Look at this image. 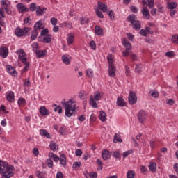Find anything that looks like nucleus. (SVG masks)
Segmentation results:
<instances>
[{
  "instance_id": "obj_31",
  "label": "nucleus",
  "mask_w": 178,
  "mask_h": 178,
  "mask_svg": "<svg viewBox=\"0 0 178 178\" xmlns=\"http://www.w3.org/2000/svg\"><path fill=\"white\" fill-rule=\"evenodd\" d=\"M60 165H62V166H66V155L65 154H60Z\"/></svg>"
},
{
  "instance_id": "obj_53",
  "label": "nucleus",
  "mask_w": 178,
  "mask_h": 178,
  "mask_svg": "<svg viewBox=\"0 0 178 178\" xmlns=\"http://www.w3.org/2000/svg\"><path fill=\"white\" fill-rule=\"evenodd\" d=\"M62 106H57L56 107L54 108V112H58L59 113V115H60V113H62Z\"/></svg>"
},
{
  "instance_id": "obj_36",
  "label": "nucleus",
  "mask_w": 178,
  "mask_h": 178,
  "mask_svg": "<svg viewBox=\"0 0 178 178\" xmlns=\"http://www.w3.org/2000/svg\"><path fill=\"white\" fill-rule=\"evenodd\" d=\"M40 136H42V137H47V138H49L51 137L49 133H48L45 129H40Z\"/></svg>"
},
{
  "instance_id": "obj_44",
  "label": "nucleus",
  "mask_w": 178,
  "mask_h": 178,
  "mask_svg": "<svg viewBox=\"0 0 178 178\" xmlns=\"http://www.w3.org/2000/svg\"><path fill=\"white\" fill-rule=\"evenodd\" d=\"M171 42H172V44H178V35L177 34H175L172 36Z\"/></svg>"
},
{
  "instance_id": "obj_14",
  "label": "nucleus",
  "mask_w": 178,
  "mask_h": 178,
  "mask_svg": "<svg viewBox=\"0 0 178 178\" xmlns=\"http://www.w3.org/2000/svg\"><path fill=\"white\" fill-rule=\"evenodd\" d=\"M6 98L8 102H14L15 101V93L12 91H8L6 94Z\"/></svg>"
},
{
  "instance_id": "obj_24",
  "label": "nucleus",
  "mask_w": 178,
  "mask_h": 178,
  "mask_svg": "<svg viewBox=\"0 0 178 178\" xmlns=\"http://www.w3.org/2000/svg\"><path fill=\"white\" fill-rule=\"evenodd\" d=\"M43 28L44 27H42V20H39L35 23L33 30L38 31V30H41V29Z\"/></svg>"
},
{
  "instance_id": "obj_34",
  "label": "nucleus",
  "mask_w": 178,
  "mask_h": 178,
  "mask_svg": "<svg viewBox=\"0 0 178 178\" xmlns=\"http://www.w3.org/2000/svg\"><path fill=\"white\" fill-rule=\"evenodd\" d=\"M136 177V171L133 170H129L127 172V178H135Z\"/></svg>"
},
{
  "instance_id": "obj_57",
  "label": "nucleus",
  "mask_w": 178,
  "mask_h": 178,
  "mask_svg": "<svg viewBox=\"0 0 178 178\" xmlns=\"http://www.w3.org/2000/svg\"><path fill=\"white\" fill-rule=\"evenodd\" d=\"M48 33H49V31H48L47 29H43L41 33H40V35H42L43 37L45 35H49V34H48Z\"/></svg>"
},
{
  "instance_id": "obj_17",
  "label": "nucleus",
  "mask_w": 178,
  "mask_h": 178,
  "mask_svg": "<svg viewBox=\"0 0 178 178\" xmlns=\"http://www.w3.org/2000/svg\"><path fill=\"white\" fill-rule=\"evenodd\" d=\"M16 6H17V8L18 9L19 12H20L21 13H24V12H29L26 5H24L22 3L17 4Z\"/></svg>"
},
{
  "instance_id": "obj_51",
  "label": "nucleus",
  "mask_w": 178,
  "mask_h": 178,
  "mask_svg": "<svg viewBox=\"0 0 178 178\" xmlns=\"http://www.w3.org/2000/svg\"><path fill=\"white\" fill-rule=\"evenodd\" d=\"M175 55H176L175 54V51H168L165 53V56H167V58H173V56H175Z\"/></svg>"
},
{
  "instance_id": "obj_49",
  "label": "nucleus",
  "mask_w": 178,
  "mask_h": 178,
  "mask_svg": "<svg viewBox=\"0 0 178 178\" xmlns=\"http://www.w3.org/2000/svg\"><path fill=\"white\" fill-rule=\"evenodd\" d=\"M86 74H87L88 77L91 79V77L94 76V71H92V70H91V69H88L86 70Z\"/></svg>"
},
{
  "instance_id": "obj_19",
  "label": "nucleus",
  "mask_w": 178,
  "mask_h": 178,
  "mask_svg": "<svg viewBox=\"0 0 178 178\" xmlns=\"http://www.w3.org/2000/svg\"><path fill=\"white\" fill-rule=\"evenodd\" d=\"M47 12V8H42L41 6H38L36 8V15L38 16H42V15H45V13Z\"/></svg>"
},
{
  "instance_id": "obj_52",
  "label": "nucleus",
  "mask_w": 178,
  "mask_h": 178,
  "mask_svg": "<svg viewBox=\"0 0 178 178\" xmlns=\"http://www.w3.org/2000/svg\"><path fill=\"white\" fill-rule=\"evenodd\" d=\"M50 22L52 26H56V24H58V19H56V17H51L50 19Z\"/></svg>"
},
{
  "instance_id": "obj_13",
  "label": "nucleus",
  "mask_w": 178,
  "mask_h": 178,
  "mask_svg": "<svg viewBox=\"0 0 178 178\" xmlns=\"http://www.w3.org/2000/svg\"><path fill=\"white\" fill-rule=\"evenodd\" d=\"M11 165L8 164L6 161L0 160V175L1 173H3L5 172L6 169L10 166Z\"/></svg>"
},
{
  "instance_id": "obj_10",
  "label": "nucleus",
  "mask_w": 178,
  "mask_h": 178,
  "mask_svg": "<svg viewBox=\"0 0 178 178\" xmlns=\"http://www.w3.org/2000/svg\"><path fill=\"white\" fill-rule=\"evenodd\" d=\"M128 101L130 105H134V104L137 102V96L136 95V92L133 91L129 92Z\"/></svg>"
},
{
  "instance_id": "obj_35",
  "label": "nucleus",
  "mask_w": 178,
  "mask_h": 178,
  "mask_svg": "<svg viewBox=\"0 0 178 178\" xmlns=\"http://www.w3.org/2000/svg\"><path fill=\"white\" fill-rule=\"evenodd\" d=\"M122 45H124L126 49H128V50L131 49V44H130V42L126 40V39L122 40Z\"/></svg>"
},
{
  "instance_id": "obj_47",
  "label": "nucleus",
  "mask_w": 178,
  "mask_h": 178,
  "mask_svg": "<svg viewBox=\"0 0 178 178\" xmlns=\"http://www.w3.org/2000/svg\"><path fill=\"white\" fill-rule=\"evenodd\" d=\"M29 9L31 12H35V10H37V5L35 4V3H31L30 4Z\"/></svg>"
},
{
  "instance_id": "obj_7",
  "label": "nucleus",
  "mask_w": 178,
  "mask_h": 178,
  "mask_svg": "<svg viewBox=\"0 0 178 178\" xmlns=\"http://www.w3.org/2000/svg\"><path fill=\"white\" fill-rule=\"evenodd\" d=\"M15 166L9 165L3 172L1 173V178H10L13 176V172H15Z\"/></svg>"
},
{
  "instance_id": "obj_40",
  "label": "nucleus",
  "mask_w": 178,
  "mask_h": 178,
  "mask_svg": "<svg viewBox=\"0 0 178 178\" xmlns=\"http://www.w3.org/2000/svg\"><path fill=\"white\" fill-rule=\"evenodd\" d=\"M19 106H25L26 102L24 98H19L17 101Z\"/></svg>"
},
{
  "instance_id": "obj_6",
  "label": "nucleus",
  "mask_w": 178,
  "mask_h": 178,
  "mask_svg": "<svg viewBox=\"0 0 178 178\" xmlns=\"http://www.w3.org/2000/svg\"><path fill=\"white\" fill-rule=\"evenodd\" d=\"M0 3L2 6L1 9L5 10L6 13L8 15H12V6L10 1L8 0H1Z\"/></svg>"
},
{
  "instance_id": "obj_4",
  "label": "nucleus",
  "mask_w": 178,
  "mask_h": 178,
  "mask_svg": "<svg viewBox=\"0 0 178 178\" xmlns=\"http://www.w3.org/2000/svg\"><path fill=\"white\" fill-rule=\"evenodd\" d=\"M102 95L99 92L95 91L94 92V96L91 95L90 97L89 104L92 108H95L97 109L98 108V104H97V101H99L101 99Z\"/></svg>"
},
{
  "instance_id": "obj_38",
  "label": "nucleus",
  "mask_w": 178,
  "mask_h": 178,
  "mask_svg": "<svg viewBox=\"0 0 178 178\" xmlns=\"http://www.w3.org/2000/svg\"><path fill=\"white\" fill-rule=\"evenodd\" d=\"M38 36V31L33 30L31 35V40L34 41Z\"/></svg>"
},
{
  "instance_id": "obj_56",
  "label": "nucleus",
  "mask_w": 178,
  "mask_h": 178,
  "mask_svg": "<svg viewBox=\"0 0 178 178\" xmlns=\"http://www.w3.org/2000/svg\"><path fill=\"white\" fill-rule=\"evenodd\" d=\"M140 35H142V37H147V35L148 33H147V30L145 28L140 31Z\"/></svg>"
},
{
  "instance_id": "obj_21",
  "label": "nucleus",
  "mask_w": 178,
  "mask_h": 178,
  "mask_svg": "<svg viewBox=\"0 0 178 178\" xmlns=\"http://www.w3.org/2000/svg\"><path fill=\"white\" fill-rule=\"evenodd\" d=\"M67 42L68 45H72L73 42H74V33H68L67 35Z\"/></svg>"
},
{
  "instance_id": "obj_33",
  "label": "nucleus",
  "mask_w": 178,
  "mask_h": 178,
  "mask_svg": "<svg viewBox=\"0 0 178 178\" xmlns=\"http://www.w3.org/2000/svg\"><path fill=\"white\" fill-rule=\"evenodd\" d=\"M149 95L152 98H158L159 97V92L156 90H152L149 92Z\"/></svg>"
},
{
  "instance_id": "obj_63",
  "label": "nucleus",
  "mask_w": 178,
  "mask_h": 178,
  "mask_svg": "<svg viewBox=\"0 0 178 178\" xmlns=\"http://www.w3.org/2000/svg\"><path fill=\"white\" fill-rule=\"evenodd\" d=\"M89 177L90 178H97V174L95 172H90L89 173Z\"/></svg>"
},
{
  "instance_id": "obj_15",
  "label": "nucleus",
  "mask_w": 178,
  "mask_h": 178,
  "mask_svg": "<svg viewBox=\"0 0 178 178\" xmlns=\"http://www.w3.org/2000/svg\"><path fill=\"white\" fill-rule=\"evenodd\" d=\"M9 54V51L6 47H0V56L5 59V58H8V55Z\"/></svg>"
},
{
  "instance_id": "obj_50",
  "label": "nucleus",
  "mask_w": 178,
  "mask_h": 178,
  "mask_svg": "<svg viewBox=\"0 0 178 178\" xmlns=\"http://www.w3.org/2000/svg\"><path fill=\"white\" fill-rule=\"evenodd\" d=\"M80 166H81V162L80 161H76L72 165V168L74 169H79Z\"/></svg>"
},
{
  "instance_id": "obj_43",
  "label": "nucleus",
  "mask_w": 178,
  "mask_h": 178,
  "mask_svg": "<svg viewBox=\"0 0 178 178\" xmlns=\"http://www.w3.org/2000/svg\"><path fill=\"white\" fill-rule=\"evenodd\" d=\"M46 163L47 164L48 168H54V161L51 158H48L46 159Z\"/></svg>"
},
{
  "instance_id": "obj_41",
  "label": "nucleus",
  "mask_w": 178,
  "mask_h": 178,
  "mask_svg": "<svg viewBox=\"0 0 178 178\" xmlns=\"http://www.w3.org/2000/svg\"><path fill=\"white\" fill-rule=\"evenodd\" d=\"M49 147L51 151H53V152H55V151H56V149L58 148V145H56V143L51 142L49 144Z\"/></svg>"
},
{
  "instance_id": "obj_61",
  "label": "nucleus",
  "mask_w": 178,
  "mask_h": 178,
  "mask_svg": "<svg viewBox=\"0 0 178 178\" xmlns=\"http://www.w3.org/2000/svg\"><path fill=\"white\" fill-rule=\"evenodd\" d=\"M127 37L128 38V40H129V41H133V40H134V35L131 33H128L127 34Z\"/></svg>"
},
{
  "instance_id": "obj_42",
  "label": "nucleus",
  "mask_w": 178,
  "mask_h": 178,
  "mask_svg": "<svg viewBox=\"0 0 178 178\" xmlns=\"http://www.w3.org/2000/svg\"><path fill=\"white\" fill-rule=\"evenodd\" d=\"M114 143H122V138L118 134H115L113 138Z\"/></svg>"
},
{
  "instance_id": "obj_11",
  "label": "nucleus",
  "mask_w": 178,
  "mask_h": 178,
  "mask_svg": "<svg viewBox=\"0 0 178 178\" xmlns=\"http://www.w3.org/2000/svg\"><path fill=\"white\" fill-rule=\"evenodd\" d=\"M6 69L8 73L10 74V76H13V77H17V72H16V70H15V68L12 67V65H6Z\"/></svg>"
},
{
  "instance_id": "obj_1",
  "label": "nucleus",
  "mask_w": 178,
  "mask_h": 178,
  "mask_svg": "<svg viewBox=\"0 0 178 178\" xmlns=\"http://www.w3.org/2000/svg\"><path fill=\"white\" fill-rule=\"evenodd\" d=\"M61 105L65 108L67 118H72L74 113H77V104L74 100L62 101Z\"/></svg>"
},
{
  "instance_id": "obj_9",
  "label": "nucleus",
  "mask_w": 178,
  "mask_h": 178,
  "mask_svg": "<svg viewBox=\"0 0 178 178\" xmlns=\"http://www.w3.org/2000/svg\"><path fill=\"white\" fill-rule=\"evenodd\" d=\"M17 55H18V59L22 62V63H26L27 62V57L26 56V52L24 50L20 49L16 51Z\"/></svg>"
},
{
  "instance_id": "obj_8",
  "label": "nucleus",
  "mask_w": 178,
  "mask_h": 178,
  "mask_svg": "<svg viewBox=\"0 0 178 178\" xmlns=\"http://www.w3.org/2000/svg\"><path fill=\"white\" fill-rule=\"evenodd\" d=\"M137 118L139 123L144 124L147 118V113L144 110H140L137 114Z\"/></svg>"
},
{
  "instance_id": "obj_18",
  "label": "nucleus",
  "mask_w": 178,
  "mask_h": 178,
  "mask_svg": "<svg viewBox=\"0 0 178 178\" xmlns=\"http://www.w3.org/2000/svg\"><path fill=\"white\" fill-rule=\"evenodd\" d=\"M102 158L104 161H107V159H111V153L108 150L104 149L102 152Z\"/></svg>"
},
{
  "instance_id": "obj_37",
  "label": "nucleus",
  "mask_w": 178,
  "mask_h": 178,
  "mask_svg": "<svg viewBox=\"0 0 178 178\" xmlns=\"http://www.w3.org/2000/svg\"><path fill=\"white\" fill-rule=\"evenodd\" d=\"M149 169L152 173H155V172H156V163H150L149 165Z\"/></svg>"
},
{
  "instance_id": "obj_12",
  "label": "nucleus",
  "mask_w": 178,
  "mask_h": 178,
  "mask_svg": "<svg viewBox=\"0 0 178 178\" xmlns=\"http://www.w3.org/2000/svg\"><path fill=\"white\" fill-rule=\"evenodd\" d=\"M39 113L42 116H48V115H49L51 113L49 112V110L45 107V106H42L39 108Z\"/></svg>"
},
{
  "instance_id": "obj_2",
  "label": "nucleus",
  "mask_w": 178,
  "mask_h": 178,
  "mask_svg": "<svg viewBox=\"0 0 178 178\" xmlns=\"http://www.w3.org/2000/svg\"><path fill=\"white\" fill-rule=\"evenodd\" d=\"M107 60L108 63V75L110 77H116V68H115V65H113L114 60L112 54L107 56Z\"/></svg>"
},
{
  "instance_id": "obj_30",
  "label": "nucleus",
  "mask_w": 178,
  "mask_h": 178,
  "mask_svg": "<svg viewBox=\"0 0 178 178\" xmlns=\"http://www.w3.org/2000/svg\"><path fill=\"white\" fill-rule=\"evenodd\" d=\"M79 98L82 101H84V99H87V92L84 90H81L79 93Z\"/></svg>"
},
{
  "instance_id": "obj_28",
  "label": "nucleus",
  "mask_w": 178,
  "mask_h": 178,
  "mask_svg": "<svg viewBox=\"0 0 178 178\" xmlns=\"http://www.w3.org/2000/svg\"><path fill=\"white\" fill-rule=\"evenodd\" d=\"M99 119L101 120V122H106V113H105L104 111H100Z\"/></svg>"
},
{
  "instance_id": "obj_23",
  "label": "nucleus",
  "mask_w": 178,
  "mask_h": 178,
  "mask_svg": "<svg viewBox=\"0 0 178 178\" xmlns=\"http://www.w3.org/2000/svg\"><path fill=\"white\" fill-rule=\"evenodd\" d=\"M142 3L143 5H147L150 8H154L155 0H143Z\"/></svg>"
},
{
  "instance_id": "obj_25",
  "label": "nucleus",
  "mask_w": 178,
  "mask_h": 178,
  "mask_svg": "<svg viewBox=\"0 0 178 178\" xmlns=\"http://www.w3.org/2000/svg\"><path fill=\"white\" fill-rule=\"evenodd\" d=\"M51 40H52V35L49 34L43 36L42 42H44V44H49V42H51Z\"/></svg>"
},
{
  "instance_id": "obj_59",
  "label": "nucleus",
  "mask_w": 178,
  "mask_h": 178,
  "mask_svg": "<svg viewBox=\"0 0 178 178\" xmlns=\"http://www.w3.org/2000/svg\"><path fill=\"white\" fill-rule=\"evenodd\" d=\"M88 23V19L87 17H83L81 19V24H87Z\"/></svg>"
},
{
  "instance_id": "obj_32",
  "label": "nucleus",
  "mask_w": 178,
  "mask_h": 178,
  "mask_svg": "<svg viewBox=\"0 0 178 178\" xmlns=\"http://www.w3.org/2000/svg\"><path fill=\"white\" fill-rule=\"evenodd\" d=\"M167 8L170 10H173V9H176L177 8V3L172 1L168 4Z\"/></svg>"
},
{
  "instance_id": "obj_54",
  "label": "nucleus",
  "mask_w": 178,
  "mask_h": 178,
  "mask_svg": "<svg viewBox=\"0 0 178 178\" xmlns=\"http://www.w3.org/2000/svg\"><path fill=\"white\" fill-rule=\"evenodd\" d=\"M132 153H133L132 149L127 150L123 153L122 156H123V158H127V156L131 155V154H132Z\"/></svg>"
},
{
  "instance_id": "obj_48",
  "label": "nucleus",
  "mask_w": 178,
  "mask_h": 178,
  "mask_svg": "<svg viewBox=\"0 0 178 178\" xmlns=\"http://www.w3.org/2000/svg\"><path fill=\"white\" fill-rule=\"evenodd\" d=\"M108 16H109L111 20H115V13L112 10L107 12Z\"/></svg>"
},
{
  "instance_id": "obj_22",
  "label": "nucleus",
  "mask_w": 178,
  "mask_h": 178,
  "mask_svg": "<svg viewBox=\"0 0 178 178\" xmlns=\"http://www.w3.org/2000/svg\"><path fill=\"white\" fill-rule=\"evenodd\" d=\"M116 104H117L118 106H121L122 108H123V106H126V102L122 97H118L117 98Z\"/></svg>"
},
{
  "instance_id": "obj_55",
  "label": "nucleus",
  "mask_w": 178,
  "mask_h": 178,
  "mask_svg": "<svg viewBox=\"0 0 178 178\" xmlns=\"http://www.w3.org/2000/svg\"><path fill=\"white\" fill-rule=\"evenodd\" d=\"M24 87H30V86H31V83L30 82V79H26L24 81Z\"/></svg>"
},
{
  "instance_id": "obj_5",
  "label": "nucleus",
  "mask_w": 178,
  "mask_h": 178,
  "mask_svg": "<svg viewBox=\"0 0 178 178\" xmlns=\"http://www.w3.org/2000/svg\"><path fill=\"white\" fill-rule=\"evenodd\" d=\"M30 30H31L30 27H24L22 29L18 26L15 30V35L16 37H27Z\"/></svg>"
},
{
  "instance_id": "obj_3",
  "label": "nucleus",
  "mask_w": 178,
  "mask_h": 178,
  "mask_svg": "<svg viewBox=\"0 0 178 178\" xmlns=\"http://www.w3.org/2000/svg\"><path fill=\"white\" fill-rule=\"evenodd\" d=\"M128 22L131 23L132 28L136 31H138L141 29V22L137 20V17L134 14L129 15L128 16Z\"/></svg>"
},
{
  "instance_id": "obj_58",
  "label": "nucleus",
  "mask_w": 178,
  "mask_h": 178,
  "mask_svg": "<svg viewBox=\"0 0 178 178\" xmlns=\"http://www.w3.org/2000/svg\"><path fill=\"white\" fill-rule=\"evenodd\" d=\"M90 47H91L92 49L95 51V49L97 48V45L95 44V42L94 40H92L89 43Z\"/></svg>"
},
{
  "instance_id": "obj_39",
  "label": "nucleus",
  "mask_w": 178,
  "mask_h": 178,
  "mask_svg": "<svg viewBox=\"0 0 178 178\" xmlns=\"http://www.w3.org/2000/svg\"><path fill=\"white\" fill-rule=\"evenodd\" d=\"M95 33L96 35H101V34H102V29H101V26L97 25L95 27Z\"/></svg>"
},
{
  "instance_id": "obj_60",
  "label": "nucleus",
  "mask_w": 178,
  "mask_h": 178,
  "mask_svg": "<svg viewBox=\"0 0 178 178\" xmlns=\"http://www.w3.org/2000/svg\"><path fill=\"white\" fill-rule=\"evenodd\" d=\"M33 154L34 156H38V155L40 154V151H38V148H37V147L33 148Z\"/></svg>"
},
{
  "instance_id": "obj_29",
  "label": "nucleus",
  "mask_w": 178,
  "mask_h": 178,
  "mask_svg": "<svg viewBox=\"0 0 178 178\" xmlns=\"http://www.w3.org/2000/svg\"><path fill=\"white\" fill-rule=\"evenodd\" d=\"M48 156L49 158H51V159H53L54 162H59V160L60 159L59 158V156H56V154L52 152L49 153Z\"/></svg>"
},
{
  "instance_id": "obj_62",
  "label": "nucleus",
  "mask_w": 178,
  "mask_h": 178,
  "mask_svg": "<svg viewBox=\"0 0 178 178\" xmlns=\"http://www.w3.org/2000/svg\"><path fill=\"white\" fill-rule=\"evenodd\" d=\"M75 155L76 156H81L83 155V151L80 149H78L75 151Z\"/></svg>"
},
{
  "instance_id": "obj_46",
  "label": "nucleus",
  "mask_w": 178,
  "mask_h": 178,
  "mask_svg": "<svg viewBox=\"0 0 178 178\" xmlns=\"http://www.w3.org/2000/svg\"><path fill=\"white\" fill-rule=\"evenodd\" d=\"M31 48H32L33 52H35L36 54V52H38V43L33 42L31 44Z\"/></svg>"
},
{
  "instance_id": "obj_26",
  "label": "nucleus",
  "mask_w": 178,
  "mask_h": 178,
  "mask_svg": "<svg viewBox=\"0 0 178 178\" xmlns=\"http://www.w3.org/2000/svg\"><path fill=\"white\" fill-rule=\"evenodd\" d=\"M37 58H41L47 56V50H38L35 52Z\"/></svg>"
},
{
  "instance_id": "obj_45",
  "label": "nucleus",
  "mask_w": 178,
  "mask_h": 178,
  "mask_svg": "<svg viewBox=\"0 0 178 178\" xmlns=\"http://www.w3.org/2000/svg\"><path fill=\"white\" fill-rule=\"evenodd\" d=\"M95 13H96L97 16L99 19H104V14H102V13L101 11H99V9L95 8Z\"/></svg>"
},
{
  "instance_id": "obj_16",
  "label": "nucleus",
  "mask_w": 178,
  "mask_h": 178,
  "mask_svg": "<svg viewBox=\"0 0 178 178\" xmlns=\"http://www.w3.org/2000/svg\"><path fill=\"white\" fill-rule=\"evenodd\" d=\"M97 5H98V8L97 9H99V10H102V12H104V13L107 12L108 5L101 1H98Z\"/></svg>"
},
{
  "instance_id": "obj_20",
  "label": "nucleus",
  "mask_w": 178,
  "mask_h": 178,
  "mask_svg": "<svg viewBox=\"0 0 178 178\" xmlns=\"http://www.w3.org/2000/svg\"><path fill=\"white\" fill-rule=\"evenodd\" d=\"M141 13L144 19H146V20H148L149 19V10H148V8L143 7L141 10Z\"/></svg>"
},
{
  "instance_id": "obj_64",
  "label": "nucleus",
  "mask_w": 178,
  "mask_h": 178,
  "mask_svg": "<svg viewBox=\"0 0 178 178\" xmlns=\"http://www.w3.org/2000/svg\"><path fill=\"white\" fill-rule=\"evenodd\" d=\"M146 32L149 34H154V31H152V29L151 28H149V26H146L145 28Z\"/></svg>"
},
{
  "instance_id": "obj_27",
  "label": "nucleus",
  "mask_w": 178,
  "mask_h": 178,
  "mask_svg": "<svg viewBox=\"0 0 178 178\" xmlns=\"http://www.w3.org/2000/svg\"><path fill=\"white\" fill-rule=\"evenodd\" d=\"M61 60L65 65H70V56L67 55H63L61 57Z\"/></svg>"
}]
</instances>
